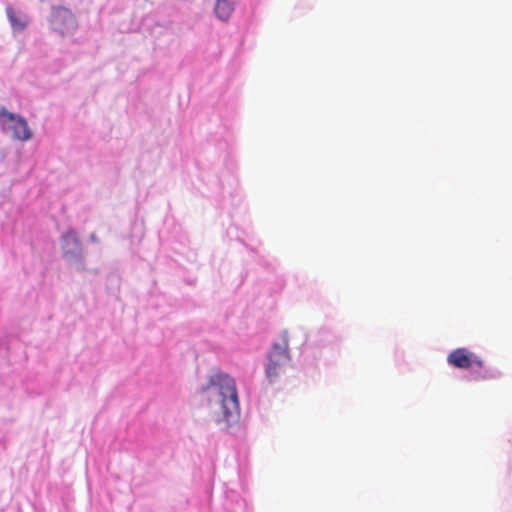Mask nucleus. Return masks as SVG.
Here are the masks:
<instances>
[{
    "instance_id": "1",
    "label": "nucleus",
    "mask_w": 512,
    "mask_h": 512,
    "mask_svg": "<svg viewBox=\"0 0 512 512\" xmlns=\"http://www.w3.org/2000/svg\"><path fill=\"white\" fill-rule=\"evenodd\" d=\"M212 405L218 407L224 420L229 422L239 414V398L235 380L227 374L213 375L206 387L202 388Z\"/></svg>"
},
{
    "instance_id": "2",
    "label": "nucleus",
    "mask_w": 512,
    "mask_h": 512,
    "mask_svg": "<svg viewBox=\"0 0 512 512\" xmlns=\"http://www.w3.org/2000/svg\"><path fill=\"white\" fill-rule=\"evenodd\" d=\"M290 362L289 341L287 332L283 331L281 342L274 343L268 354V363L265 373L270 383L275 382L282 375Z\"/></svg>"
},
{
    "instance_id": "3",
    "label": "nucleus",
    "mask_w": 512,
    "mask_h": 512,
    "mask_svg": "<svg viewBox=\"0 0 512 512\" xmlns=\"http://www.w3.org/2000/svg\"><path fill=\"white\" fill-rule=\"evenodd\" d=\"M0 126L4 133L10 134L13 139L19 141H28L33 136L26 119L9 112L2 105H0Z\"/></svg>"
},
{
    "instance_id": "4",
    "label": "nucleus",
    "mask_w": 512,
    "mask_h": 512,
    "mask_svg": "<svg viewBox=\"0 0 512 512\" xmlns=\"http://www.w3.org/2000/svg\"><path fill=\"white\" fill-rule=\"evenodd\" d=\"M51 28L62 36L69 35L77 29V21L73 13L66 8H54L50 19Z\"/></svg>"
},
{
    "instance_id": "5",
    "label": "nucleus",
    "mask_w": 512,
    "mask_h": 512,
    "mask_svg": "<svg viewBox=\"0 0 512 512\" xmlns=\"http://www.w3.org/2000/svg\"><path fill=\"white\" fill-rule=\"evenodd\" d=\"M447 362L453 367L467 369L475 365L483 368L484 362L478 356L469 352L465 348H457L453 350L447 357Z\"/></svg>"
},
{
    "instance_id": "6",
    "label": "nucleus",
    "mask_w": 512,
    "mask_h": 512,
    "mask_svg": "<svg viewBox=\"0 0 512 512\" xmlns=\"http://www.w3.org/2000/svg\"><path fill=\"white\" fill-rule=\"evenodd\" d=\"M61 246L65 257H77L81 253V243L76 233L67 231L61 239Z\"/></svg>"
},
{
    "instance_id": "7",
    "label": "nucleus",
    "mask_w": 512,
    "mask_h": 512,
    "mask_svg": "<svg viewBox=\"0 0 512 512\" xmlns=\"http://www.w3.org/2000/svg\"><path fill=\"white\" fill-rule=\"evenodd\" d=\"M6 14L14 30L21 31L25 29L28 24V19L26 16L18 17L15 10L11 6L6 8Z\"/></svg>"
},
{
    "instance_id": "8",
    "label": "nucleus",
    "mask_w": 512,
    "mask_h": 512,
    "mask_svg": "<svg viewBox=\"0 0 512 512\" xmlns=\"http://www.w3.org/2000/svg\"><path fill=\"white\" fill-rule=\"evenodd\" d=\"M233 10L234 7L228 0H217L215 13L220 20L226 21L231 16Z\"/></svg>"
}]
</instances>
